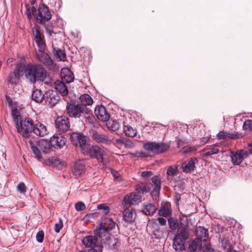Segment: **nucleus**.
<instances>
[{
	"label": "nucleus",
	"instance_id": "obj_40",
	"mask_svg": "<svg viewBox=\"0 0 252 252\" xmlns=\"http://www.w3.org/2000/svg\"><path fill=\"white\" fill-rule=\"evenodd\" d=\"M45 162L49 165L58 166L61 164V162L58 158L51 157L46 160Z\"/></svg>",
	"mask_w": 252,
	"mask_h": 252
},
{
	"label": "nucleus",
	"instance_id": "obj_16",
	"mask_svg": "<svg viewBox=\"0 0 252 252\" xmlns=\"http://www.w3.org/2000/svg\"><path fill=\"white\" fill-rule=\"evenodd\" d=\"M94 113L97 118L102 122H107L109 120L110 116L105 107L102 105L96 106L94 110Z\"/></svg>",
	"mask_w": 252,
	"mask_h": 252
},
{
	"label": "nucleus",
	"instance_id": "obj_8",
	"mask_svg": "<svg viewBox=\"0 0 252 252\" xmlns=\"http://www.w3.org/2000/svg\"><path fill=\"white\" fill-rule=\"evenodd\" d=\"M249 154L250 152L248 151L240 150L235 152L230 151L229 155L234 165H239L245 158L249 156Z\"/></svg>",
	"mask_w": 252,
	"mask_h": 252
},
{
	"label": "nucleus",
	"instance_id": "obj_39",
	"mask_svg": "<svg viewBox=\"0 0 252 252\" xmlns=\"http://www.w3.org/2000/svg\"><path fill=\"white\" fill-rule=\"evenodd\" d=\"M143 148L148 151L156 155L155 142H147L144 144Z\"/></svg>",
	"mask_w": 252,
	"mask_h": 252
},
{
	"label": "nucleus",
	"instance_id": "obj_31",
	"mask_svg": "<svg viewBox=\"0 0 252 252\" xmlns=\"http://www.w3.org/2000/svg\"><path fill=\"white\" fill-rule=\"evenodd\" d=\"M109 231L110 230H108L107 228L101 227V225H99V227L95 230L94 233L95 236L98 238H102L105 237L106 238L109 235Z\"/></svg>",
	"mask_w": 252,
	"mask_h": 252
},
{
	"label": "nucleus",
	"instance_id": "obj_34",
	"mask_svg": "<svg viewBox=\"0 0 252 252\" xmlns=\"http://www.w3.org/2000/svg\"><path fill=\"white\" fill-rule=\"evenodd\" d=\"M106 122V125L107 127L112 131H115L120 127L119 123L116 120H110Z\"/></svg>",
	"mask_w": 252,
	"mask_h": 252
},
{
	"label": "nucleus",
	"instance_id": "obj_36",
	"mask_svg": "<svg viewBox=\"0 0 252 252\" xmlns=\"http://www.w3.org/2000/svg\"><path fill=\"white\" fill-rule=\"evenodd\" d=\"M85 119V122L87 124L92 125L94 126L97 124V122L94 117L91 114V110L89 109V112L88 114H85L83 116Z\"/></svg>",
	"mask_w": 252,
	"mask_h": 252
},
{
	"label": "nucleus",
	"instance_id": "obj_50",
	"mask_svg": "<svg viewBox=\"0 0 252 252\" xmlns=\"http://www.w3.org/2000/svg\"><path fill=\"white\" fill-rule=\"evenodd\" d=\"M97 209L104 211L103 213L105 215H107L110 211V208L105 204H101L97 205Z\"/></svg>",
	"mask_w": 252,
	"mask_h": 252
},
{
	"label": "nucleus",
	"instance_id": "obj_58",
	"mask_svg": "<svg viewBox=\"0 0 252 252\" xmlns=\"http://www.w3.org/2000/svg\"><path fill=\"white\" fill-rule=\"evenodd\" d=\"M217 136L219 139H226L227 138V132L220 131L217 134Z\"/></svg>",
	"mask_w": 252,
	"mask_h": 252
},
{
	"label": "nucleus",
	"instance_id": "obj_29",
	"mask_svg": "<svg viewBox=\"0 0 252 252\" xmlns=\"http://www.w3.org/2000/svg\"><path fill=\"white\" fill-rule=\"evenodd\" d=\"M99 225H101V227H103L111 231L114 228L115 222L111 218L104 217L102 218Z\"/></svg>",
	"mask_w": 252,
	"mask_h": 252
},
{
	"label": "nucleus",
	"instance_id": "obj_25",
	"mask_svg": "<svg viewBox=\"0 0 252 252\" xmlns=\"http://www.w3.org/2000/svg\"><path fill=\"white\" fill-rule=\"evenodd\" d=\"M158 214L160 216L163 217H167L171 215L172 209L170 203L168 202H162L160 208L158 211Z\"/></svg>",
	"mask_w": 252,
	"mask_h": 252
},
{
	"label": "nucleus",
	"instance_id": "obj_49",
	"mask_svg": "<svg viewBox=\"0 0 252 252\" xmlns=\"http://www.w3.org/2000/svg\"><path fill=\"white\" fill-rule=\"evenodd\" d=\"M27 187L24 183L20 182L17 186V190L21 193L24 194L27 191Z\"/></svg>",
	"mask_w": 252,
	"mask_h": 252
},
{
	"label": "nucleus",
	"instance_id": "obj_48",
	"mask_svg": "<svg viewBox=\"0 0 252 252\" xmlns=\"http://www.w3.org/2000/svg\"><path fill=\"white\" fill-rule=\"evenodd\" d=\"M243 128L246 131H252V120H246L243 124Z\"/></svg>",
	"mask_w": 252,
	"mask_h": 252
},
{
	"label": "nucleus",
	"instance_id": "obj_53",
	"mask_svg": "<svg viewBox=\"0 0 252 252\" xmlns=\"http://www.w3.org/2000/svg\"><path fill=\"white\" fill-rule=\"evenodd\" d=\"M196 150L194 146H184L182 149V152L185 154L192 152Z\"/></svg>",
	"mask_w": 252,
	"mask_h": 252
},
{
	"label": "nucleus",
	"instance_id": "obj_45",
	"mask_svg": "<svg viewBox=\"0 0 252 252\" xmlns=\"http://www.w3.org/2000/svg\"><path fill=\"white\" fill-rule=\"evenodd\" d=\"M11 115L16 126L17 124H19L20 112L17 109H14L12 111Z\"/></svg>",
	"mask_w": 252,
	"mask_h": 252
},
{
	"label": "nucleus",
	"instance_id": "obj_1",
	"mask_svg": "<svg viewBox=\"0 0 252 252\" xmlns=\"http://www.w3.org/2000/svg\"><path fill=\"white\" fill-rule=\"evenodd\" d=\"M20 63L22 64L23 75L31 83L34 84L37 81H43L46 79V70L42 64L32 63H25L23 62Z\"/></svg>",
	"mask_w": 252,
	"mask_h": 252
},
{
	"label": "nucleus",
	"instance_id": "obj_22",
	"mask_svg": "<svg viewBox=\"0 0 252 252\" xmlns=\"http://www.w3.org/2000/svg\"><path fill=\"white\" fill-rule=\"evenodd\" d=\"M197 161L196 158H191L189 161H186L182 163L181 168L184 172L190 173L193 171L195 167V163Z\"/></svg>",
	"mask_w": 252,
	"mask_h": 252
},
{
	"label": "nucleus",
	"instance_id": "obj_37",
	"mask_svg": "<svg viewBox=\"0 0 252 252\" xmlns=\"http://www.w3.org/2000/svg\"><path fill=\"white\" fill-rule=\"evenodd\" d=\"M201 241L199 239H195L190 241L189 243V249L190 251L193 252L198 248H199L201 245Z\"/></svg>",
	"mask_w": 252,
	"mask_h": 252
},
{
	"label": "nucleus",
	"instance_id": "obj_64",
	"mask_svg": "<svg viewBox=\"0 0 252 252\" xmlns=\"http://www.w3.org/2000/svg\"><path fill=\"white\" fill-rule=\"evenodd\" d=\"M157 220L158 221V223L161 225H164L166 223V220L165 219L161 217L158 218L157 219Z\"/></svg>",
	"mask_w": 252,
	"mask_h": 252
},
{
	"label": "nucleus",
	"instance_id": "obj_38",
	"mask_svg": "<svg viewBox=\"0 0 252 252\" xmlns=\"http://www.w3.org/2000/svg\"><path fill=\"white\" fill-rule=\"evenodd\" d=\"M124 131L126 136L130 137H134L137 133L136 129L133 128L130 126H124Z\"/></svg>",
	"mask_w": 252,
	"mask_h": 252
},
{
	"label": "nucleus",
	"instance_id": "obj_3",
	"mask_svg": "<svg viewBox=\"0 0 252 252\" xmlns=\"http://www.w3.org/2000/svg\"><path fill=\"white\" fill-rule=\"evenodd\" d=\"M107 152L108 149L106 148L95 144L91 145L84 155L89 156L92 158H95L98 162L103 163Z\"/></svg>",
	"mask_w": 252,
	"mask_h": 252
},
{
	"label": "nucleus",
	"instance_id": "obj_46",
	"mask_svg": "<svg viewBox=\"0 0 252 252\" xmlns=\"http://www.w3.org/2000/svg\"><path fill=\"white\" fill-rule=\"evenodd\" d=\"M59 96L55 95L54 93H52L49 95V97H48L47 99L49 103H50L51 105H54L57 103L59 100Z\"/></svg>",
	"mask_w": 252,
	"mask_h": 252
},
{
	"label": "nucleus",
	"instance_id": "obj_56",
	"mask_svg": "<svg viewBox=\"0 0 252 252\" xmlns=\"http://www.w3.org/2000/svg\"><path fill=\"white\" fill-rule=\"evenodd\" d=\"M36 239L37 242L41 243L44 239V232L43 231H39L37 232L36 236Z\"/></svg>",
	"mask_w": 252,
	"mask_h": 252
},
{
	"label": "nucleus",
	"instance_id": "obj_60",
	"mask_svg": "<svg viewBox=\"0 0 252 252\" xmlns=\"http://www.w3.org/2000/svg\"><path fill=\"white\" fill-rule=\"evenodd\" d=\"M167 175L168 178H171V179L173 177V167L172 166L169 167L167 170Z\"/></svg>",
	"mask_w": 252,
	"mask_h": 252
},
{
	"label": "nucleus",
	"instance_id": "obj_28",
	"mask_svg": "<svg viewBox=\"0 0 252 252\" xmlns=\"http://www.w3.org/2000/svg\"><path fill=\"white\" fill-rule=\"evenodd\" d=\"M61 76L62 79L67 84L72 82L74 78L73 73L67 68L62 69Z\"/></svg>",
	"mask_w": 252,
	"mask_h": 252
},
{
	"label": "nucleus",
	"instance_id": "obj_47",
	"mask_svg": "<svg viewBox=\"0 0 252 252\" xmlns=\"http://www.w3.org/2000/svg\"><path fill=\"white\" fill-rule=\"evenodd\" d=\"M244 134L242 133L237 132H227V138L231 139H236L242 138L244 136Z\"/></svg>",
	"mask_w": 252,
	"mask_h": 252
},
{
	"label": "nucleus",
	"instance_id": "obj_59",
	"mask_svg": "<svg viewBox=\"0 0 252 252\" xmlns=\"http://www.w3.org/2000/svg\"><path fill=\"white\" fill-rule=\"evenodd\" d=\"M176 199V205L178 208V211L180 212V207L179 206L181 205L182 201L180 200V195L179 194H176L175 195Z\"/></svg>",
	"mask_w": 252,
	"mask_h": 252
},
{
	"label": "nucleus",
	"instance_id": "obj_52",
	"mask_svg": "<svg viewBox=\"0 0 252 252\" xmlns=\"http://www.w3.org/2000/svg\"><path fill=\"white\" fill-rule=\"evenodd\" d=\"M75 209L78 211L85 210L86 208L85 204L82 201H79L75 204Z\"/></svg>",
	"mask_w": 252,
	"mask_h": 252
},
{
	"label": "nucleus",
	"instance_id": "obj_30",
	"mask_svg": "<svg viewBox=\"0 0 252 252\" xmlns=\"http://www.w3.org/2000/svg\"><path fill=\"white\" fill-rule=\"evenodd\" d=\"M195 234L197 239H199L201 242L202 240L205 241L206 238L208 237V230L202 226H198L196 228Z\"/></svg>",
	"mask_w": 252,
	"mask_h": 252
},
{
	"label": "nucleus",
	"instance_id": "obj_10",
	"mask_svg": "<svg viewBox=\"0 0 252 252\" xmlns=\"http://www.w3.org/2000/svg\"><path fill=\"white\" fill-rule=\"evenodd\" d=\"M55 126L61 132L67 131L70 126L69 119L65 116L58 117L55 120Z\"/></svg>",
	"mask_w": 252,
	"mask_h": 252
},
{
	"label": "nucleus",
	"instance_id": "obj_9",
	"mask_svg": "<svg viewBox=\"0 0 252 252\" xmlns=\"http://www.w3.org/2000/svg\"><path fill=\"white\" fill-rule=\"evenodd\" d=\"M90 134L92 138L96 143H103L107 145H110L112 143L111 139L107 134L99 133L93 129L90 131Z\"/></svg>",
	"mask_w": 252,
	"mask_h": 252
},
{
	"label": "nucleus",
	"instance_id": "obj_43",
	"mask_svg": "<svg viewBox=\"0 0 252 252\" xmlns=\"http://www.w3.org/2000/svg\"><path fill=\"white\" fill-rule=\"evenodd\" d=\"M80 135H81V133H75V132H73L70 134V139L71 142L72 144H73L74 145H75L76 146H78V140H79Z\"/></svg>",
	"mask_w": 252,
	"mask_h": 252
},
{
	"label": "nucleus",
	"instance_id": "obj_44",
	"mask_svg": "<svg viewBox=\"0 0 252 252\" xmlns=\"http://www.w3.org/2000/svg\"><path fill=\"white\" fill-rule=\"evenodd\" d=\"M38 47V52L44 51L46 47L45 42L44 39V37L35 40Z\"/></svg>",
	"mask_w": 252,
	"mask_h": 252
},
{
	"label": "nucleus",
	"instance_id": "obj_54",
	"mask_svg": "<svg viewBox=\"0 0 252 252\" xmlns=\"http://www.w3.org/2000/svg\"><path fill=\"white\" fill-rule=\"evenodd\" d=\"M136 190L138 194L141 193L143 194L148 191V189L147 187L144 185L137 186L136 188Z\"/></svg>",
	"mask_w": 252,
	"mask_h": 252
},
{
	"label": "nucleus",
	"instance_id": "obj_2",
	"mask_svg": "<svg viewBox=\"0 0 252 252\" xmlns=\"http://www.w3.org/2000/svg\"><path fill=\"white\" fill-rule=\"evenodd\" d=\"M32 12L33 14L36 22L43 25L46 32L51 36L53 33L52 29V24L49 23V20L52 18V15L49 11L48 7L44 3L39 4L37 12L35 7L32 6Z\"/></svg>",
	"mask_w": 252,
	"mask_h": 252
},
{
	"label": "nucleus",
	"instance_id": "obj_4",
	"mask_svg": "<svg viewBox=\"0 0 252 252\" xmlns=\"http://www.w3.org/2000/svg\"><path fill=\"white\" fill-rule=\"evenodd\" d=\"M35 123L30 118H25L20 119L19 124H17L16 126L17 131L22 134L25 138H29L33 132Z\"/></svg>",
	"mask_w": 252,
	"mask_h": 252
},
{
	"label": "nucleus",
	"instance_id": "obj_23",
	"mask_svg": "<svg viewBox=\"0 0 252 252\" xmlns=\"http://www.w3.org/2000/svg\"><path fill=\"white\" fill-rule=\"evenodd\" d=\"M55 89L56 92L59 93L62 96H66L68 94V91L67 86L60 80H57L54 83Z\"/></svg>",
	"mask_w": 252,
	"mask_h": 252
},
{
	"label": "nucleus",
	"instance_id": "obj_42",
	"mask_svg": "<svg viewBox=\"0 0 252 252\" xmlns=\"http://www.w3.org/2000/svg\"><path fill=\"white\" fill-rule=\"evenodd\" d=\"M32 32L35 41L44 37L40 32L38 26H34L32 28Z\"/></svg>",
	"mask_w": 252,
	"mask_h": 252
},
{
	"label": "nucleus",
	"instance_id": "obj_26",
	"mask_svg": "<svg viewBox=\"0 0 252 252\" xmlns=\"http://www.w3.org/2000/svg\"><path fill=\"white\" fill-rule=\"evenodd\" d=\"M33 132L37 136H44L46 135L48 131L46 127L42 124L37 123L35 124V126Z\"/></svg>",
	"mask_w": 252,
	"mask_h": 252
},
{
	"label": "nucleus",
	"instance_id": "obj_35",
	"mask_svg": "<svg viewBox=\"0 0 252 252\" xmlns=\"http://www.w3.org/2000/svg\"><path fill=\"white\" fill-rule=\"evenodd\" d=\"M156 155L159 154L166 151L169 146L164 143H158L155 142Z\"/></svg>",
	"mask_w": 252,
	"mask_h": 252
},
{
	"label": "nucleus",
	"instance_id": "obj_7",
	"mask_svg": "<svg viewBox=\"0 0 252 252\" xmlns=\"http://www.w3.org/2000/svg\"><path fill=\"white\" fill-rule=\"evenodd\" d=\"M82 243L86 247L90 248L88 252H102V243L96 237L87 236L82 240Z\"/></svg>",
	"mask_w": 252,
	"mask_h": 252
},
{
	"label": "nucleus",
	"instance_id": "obj_61",
	"mask_svg": "<svg viewBox=\"0 0 252 252\" xmlns=\"http://www.w3.org/2000/svg\"><path fill=\"white\" fill-rule=\"evenodd\" d=\"M130 154L132 156H134V157H145L147 156L145 153L139 152H136L134 153H130Z\"/></svg>",
	"mask_w": 252,
	"mask_h": 252
},
{
	"label": "nucleus",
	"instance_id": "obj_18",
	"mask_svg": "<svg viewBox=\"0 0 252 252\" xmlns=\"http://www.w3.org/2000/svg\"><path fill=\"white\" fill-rule=\"evenodd\" d=\"M104 244L109 249L115 251L117 250L120 243L118 239L115 238L113 235H110L104 240Z\"/></svg>",
	"mask_w": 252,
	"mask_h": 252
},
{
	"label": "nucleus",
	"instance_id": "obj_14",
	"mask_svg": "<svg viewBox=\"0 0 252 252\" xmlns=\"http://www.w3.org/2000/svg\"><path fill=\"white\" fill-rule=\"evenodd\" d=\"M51 145L56 149H61L65 144V139L64 137L61 134H55L51 137Z\"/></svg>",
	"mask_w": 252,
	"mask_h": 252
},
{
	"label": "nucleus",
	"instance_id": "obj_41",
	"mask_svg": "<svg viewBox=\"0 0 252 252\" xmlns=\"http://www.w3.org/2000/svg\"><path fill=\"white\" fill-rule=\"evenodd\" d=\"M55 56L59 59L60 61H65L66 59V54L64 50L62 49H58L54 53Z\"/></svg>",
	"mask_w": 252,
	"mask_h": 252
},
{
	"label": "nucleus",
	"instance_id": "obj_32",
	"mask_svg": "<svg viewBox=\"0 0 252 252\" xmlns=\"http://www.w3.org/2000/svg\"><path fill=\"white\" fill-rule=\"evenodd\" d=\"M79 99L81 102L79 104L80 105L86 106V107H87V105L92 104L93 102V98L90 95L86 94L81 95L79 97Z\"/></svg>",
	"mask_w": 252,
	"mask_h": 252
},
{
	"label": "nucleus",
	"instance_id": "obj_24",
	"mask_svg": "<svg viewBox=\"0 0 252 252\" xmlns=\"http://www.w3.org/2000/svg\"><path fill=\"white\" fill-rule=\"evenodd\" d=\"M157 207L152 203H144L141 211L146 216H152L157 211Z\"/></svg>",
	"mask_w": 252,
	"mask_h": 252
},
{
	"label": "nucleus",
	"instance_id": "obj_21",
	"mask_svg": "<svg viewBox=\"0 0 252 252\" xmlns=\"http://www.w3.org/2000/svg\"><path fill=\"white\" fill-rule=\"evenodd\" d=\"M152 182L154 184V186L151 194L153 197H157L158 195L161 188L160 179L158 176H155L152 178Z\"/></svg>",
	"mask_w": 252,
	"mask_h": 252
},
{
	"label": "nucleus",
	"instance_id": "obj_33",
	"mask_svg": "<svg viewBox=\"0 0 252 252\" xmlns=\"http://www.w3.org/2000/svg\"><path fill=\"white\" fill-rule=\"evenodd\" d=\"M32 97L34 101L37 103H40L44 98V94L41 90L35 89L32 92Z\"/></svg>",
	"mask_w": 252,
	"mask_h": 252
},
{
	"label": "nucleus",
	"instance_id": "obj_51",
	"mask_svg": "<svg viewBox=\"0 0 252 252\" xmlns=\"http://www.w3.org/2000/svg\"><path fill=\"white\" fill-rule=\"evenodd\" d=\"M124 146L126 148L131 149L135 146V144L131 140L126 138Z\"/></svg>",
	"mask_w": 252,
	"mask_h": 252
},
{
	"label": "nucleus",
	"instance_id": "obj_57",
	"mask_svg": "<svg viewBox=\"0 0 252 252\" xmlns=\"http://www.w3.org/2000/svg\"><path fill=\"white\" fill-rule=\"evenodd\" d=\"M26 6V11L25 12V14L27 16L28 19L31 20L32 18V16H33V14L32 12V7L30 8L28 7L27 5Z\"/></svg>",
	"mask_w": 252,
	"mask_h": 252
},
{
	"label": "nucleus",
	"instance_id": "obj_17",
	"mask_svg": "<svg viewBox=\"0 0 252 252\" xmlns=\"http://www.w3.org/2000/svg\"><path fill=\"white\" fill-rule=\"evenodd\" d=\"M86 165L83 160H78L74 162L72 168V172L76 177H80L85 172Z\"/></svg>",
	"mask_w": 252,
	"mask_h": 252
},
{
	"label": "nucleus",
	"instance_id": "obj_13",
	"mask_svg": "<svg viewBox=\"0 0 252 252\" xmlns=\"http://www.w3.org/2000/svg\"><path fill=\"white\" fill-rule=\"evenodd\" d=\"M142 201V196L137 192H131L126 195L123 199L124 205L131 206Z\"/></svg>",
	"mask_w": 252,
	"mask_h": 252
},
{
	"label": "nucleus",
	"instance_id": "obj_55",
	"mask_svg": "<svg viewBox=\"0 0 252 252\" xmlns=\"http://www.w3.org/2000/svg\"><path fill=\"white\" fill-rule=\"evenodd\" d=\"M63 224L61 218L59 219V221L56 223L54 227L55 231L56 233H59L61 229L63 228Z\"/></svg>",
	"mask_w": 252,
	"mask_h": 252
},
{
	"label": "nucleus",
	"instance_id": "obj_63",
	"mask_svg": "<svg viewBox=\"0 0 252 252\" xmlns=\"http://www.w3.org/2000/svg\"><path fill=\"white\" fill-rule=\"evenodd\" d=\"M177 145L178 147L184 146L185 144V141L183 139H177L176 138Z\"/></svg>",
	"mask_w": 252,
	"mask_h": 252
},
{
	"label": "nucleus",
	"instance_id": "obj_5",
	"mask_svg": "<svg viewBox=\"0 0 252 252\" xmlns=\"http://www.w3.org/2000/svg\"><path fill=\"white\" fill-rule=\"evenodd\" d=\"M66 112L70 117L80 118L83 117L85 114H88L89 108L86 106L80 105L79 104H74L67 103Z\"/></svg>",
	"mask_w": 252,
	"mask_h": 252
},
{
	"label": "nucleus",
	"instance_id": "obj_6",
	"mask_svg": "<svg viewBox=\"0 0 252 252\" xmlns=\"http://www.w3.org/2000/svg\"><path fill=\"white\" fill-rule=\"evenodd\" d=\"M29 144L35 157L39 160L42 158L41 153H47L50 149L49 143L47 141L43 140L39 141L37 144H34L32 141H30Z\"/></svg>",
	"mask_w": 252,
	"mask_h": 252
},
{
	"label": "nucleus",
	"instance_id": "obj_12",
	"mask_svg": "<svg viewBox=\"0 0 252 252\" xmlns=\"http://www.w3.org/2000/svg\"><path fill=\"white\" fill-rule=\"evenodd\" d=\"M22 69H23L22 68V64L20 63H17L13 72L11 73L8 77V82L11 84H16L18 83L20 78L24 75Z\"/></svg>",
	"mask_w": 252,
	"mask_h": 252
},
{
	"label": "nucleus",
	"instance_id": "obj_11",
	"mask_svg": "<svg viewBox=\"0 0 252 252\" xmlns=\"http://www.w3.org/2000/svg\"><path fill=\"white\" fill-rule=\"evenodd\" d=\"M188 237V234L185 231L181 232L174 237V250L176 251H182L185 248V240Z\"/></svg>",
	"mask_w": 252,
	"mask_h": 252
},
{
	"label": "nucleus",
	"instance_id": "obj_19",
	"mask_svg": "<svg viewBox=\"0 0 252 252\" xmlns=\"http://www.w3.org/2000/svg\"><path fill=\"white\" fill-rule=\"evenodd\" d=\"M219 146L217 145L207 146L205 148L200 151V155L203 157L207 158L212 155L218 153L220 151L218 149Z\"/></svg>",
	"mask_w": 252,
	"mask_h": 252
},
{
	"label": "nucleus",
	"instance_id": "obj_15",
	"mask_svg": "<svg viewBox=\"0 0 252 252\" xmlns=\"http://www.w3.org/2000/svg\"><path fill=\"white\" fill-rule=\"evenodd\" d=\"M37 60L42 63L46 67L51 68L53 64V61L49 55L44 51L36 53Z\"/></svg>",
	"mask_w": 252,
	"mask_h": 252
},
{
	"label": "nucleus",
	"instance_id": "obj_20",
	"mask_svg": "<svg viewBox=\"0 0 252 252\" xmlns=\"http://www.w3.org/2000/svg\"><path fill=\"white\" fill-rule=\"evenodd\" d=\"M135 210L132 208H125L123 212V219L127 222L131 223L135 219Z\"/></svg>",
	"mask_w": 252,
	"mask_h": 252
},
{
	"label": "nucleus",
	"instance_id": "obj_27",
	"mask_svg": "<svg viewBox=\"0 0 252 252\" xmlns=\"http://www.w3.org/2000/svg\"><path fill=\"white\" fill-rule=\"evenodd\" d=\"M78 146L80 147L82 153L84 155L87 152V151H88L91 145L87 143L86 137L83 134H81L78 140Z\"/></svg>",
	"mask_w": 252,
	"mask_h": 252
},
{
	"label": "nucleus",
	"instance_id": "obj_62",
	"mask_svg": "<svg viewBox=\"0 0 252 252\" xmlns=\"http://www.w3.org/2000/svg\"><path fill=\"white\" fill-rule=\"evenodd\" d=\"M153 175L152 171H143L141 173V176L145 178H148Z\"/></svg>",
	"mask_w": 252,
	"mask_h": 252
}]
</instances>
